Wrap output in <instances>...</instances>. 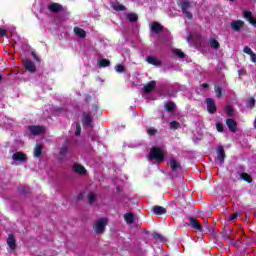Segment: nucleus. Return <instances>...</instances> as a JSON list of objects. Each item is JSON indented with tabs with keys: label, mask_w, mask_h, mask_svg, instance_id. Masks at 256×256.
<instances>
[{
	"label": "nucleus",
	"mask_w": 256,
	"mask_h": 256,
	"mask_svg": "<svg viewBox=\"0 0 256 256\" xmlns=\"http://www.w3.org/2000/svg\"><path fill=\"white\" fill-rule=\"evenodd\" d=\"M149 161H157V163H163L165 161V153L163 152V149L159 147H152L150 149V154L148 156Z\"/></svg>",
	"instance_id": "nucleus-1"
},
{
	"label": "nucleus",
	"mask_w": 256,
	"mask_h": 256,
	"mask_svg": "<svg viewBox=\"0 0 256 256\" xmlns=\"http://www.w3.org/2000/svg\"><path fill=\"white\" fill-rule=\"evenodd\" d=\"M108 224L109 220L107 218H99L96 220L93 225V232L95 235H103Z\"/></svg>",
	"instance_id": "nucleus-2"
},
{
	"label": "nucleus",
	"mask_w": 256,
	"mask_h": 256,
	"mask_svg": "<svg viewBox=\"0 0 256 256\" xmlns=\"http://www.w3.org/2000/svg\"><path fill=\"white\" fill-rule=\"evenodd\" d=\"M178 7L181 9L183 15L188 19H193V13L189 11L191 9V1L189 0H181L178 4Z\"/></svg>",
	"instance_id": "nucleus-3"
},
{
	"label": "nucleus",
	"mask_w": 256,
	"mask_h": 256,
	"mask_svg": "<svg viewBox=\"0 0 256 256\" xmlns=\"http://www.w3.org/2000/svg\"><path fill=\"white\" fill-rule=\"evenodd\" d=\"M206 109L210 115H215V113H217V105H215V100H213V98H206Z\"/></svg>",
	"instance_id": "nucleus-4"
},
{
	"label": "nucleus",
	"mask_w": 256,
	"mask_h": 256,
	"mask_svg": "<svg viewBox=\"0 0 256 256\" xmlns=\"http://www.w3.org/2000/svg\"><path fill=\"white\" fill-rule=\"evenodd\" d=\"M23 65L29 73H35L37 71V66H35V62L31 59H25Z\"/></svg>",
	"instance_id": "nucleus-5"
},
{
	"label": "nucleus",
	"mask_w": 256,
	"mask_h": 256,
	"mask_svg": "<svg viewBox=\"0 0 256 256\" xmlns=\"http://www.w3.org/2000/svg\"><path fill=\"white\" fill-rule=\"evenodd\" d=\"M28 129L32 135H43V133L47 131L45 126H37V125H31L28 127Z\"/></svg>",
	"instance_id": "nucleus-6"
},
{
	"label": "nucleus",
	"mask_w": 256,
	"mask_h": 256,
	"mask_svg": "<svg viewBox=\"0 0 256 256\" xmlns=\"http://www.w3.org/2000/svg\"><path fill=\"white\" fill-rule=\"evenodd\" d=\"M82 124L84 127H93V116L87 112H84L82 116Z\"/></svg>",
	"instance_id": "nucleus-7"
},
{
	"label": "nucleus",
	"mask_w": 256,
	"mask_h": 256,
	"mask_svg": "<svg viewBox=\"0 0 256 256\" xmlns=\"http://www.w3.org/2000/svg\"><path fill=\"white\" fill-rule=\"evenodd\" d=\"M13 161H18L19 163H27V154L23 152H16L12 155Z\"/></svg>",
	"instance_id": "nucleus-8"
},
{
	"label": "nucleus",
	"mask_w": 256,
	"mask_h": 256,
	"mask_svg": "<svg viewBox=\"0 0 256 256\" xmlns=\"http://www.w3.org/2000/svg\"><path fill=\"white\" fill-rule=\"evenodd\" d=\"M245 26V22L242 20H233L230 24L232 31L239 32Z\"/></svg>",
	"instance_id": "nucleus-9"
},
{
	"label": "nucleus",
	"mask_w": 256,
	"mask_h": 256,
	"mask_svg": "<svg viewBox=\"0 0 256 256\" xmlns=\"http://www.w3.org/2000/svg\"><path fill=\"white\" fill-rule=\"evenodd\" d=\"M155 87H157V82L152 80L144 86L143 93H145L146 95H149L153 93V91L155 90Z\"/></svg>",
	"instance_id": "nucleus-10"
},
{
	"label": "nucleus",
	"mask_w": 256,
	"mask_h": 256,
	"mask_svg": "<svg viewBox=\"0 0 256 256\" xmlns=\"http://www.w3.org/2000/svg\"><path fill=\"white\" fill-rule=\"evenodd\" d=\"M189 221H190V225H191L192 229H195L196 231H200V232L203 231V225H201L199 223V220H197V218L190 217Z\"/></svg>",
	"instance_id": "nucleus-11"
},
{
	"label": "nucleus",
	"mask_w": 256,
	"mask_h": 256,
	"mask_svg": "<svg viewBox=\"0 0 256 256\" xmlns=\"http://www.w3.org/2000/svg\"><path fill=\"white\" fill-rule=\"evenodd\" d=\"M226 125H227V127H228V129L231 133H236L237 132V121H235V119L228 118L226 120Z\"/></svg>",
	"instance_id": "nucleus-12"
},
{
	"label": "nucleus",
	"mask_w": 256,
	"mask_h": 256,
	"mask_svg": "<svg viewBox=\"0 0 256 256\" xmlns=\"http://www.w3.org/2000/svg\"><path fill=\"white\" fill-rule=\"evenodd\" d=\"M6 243L8 247L12 249V251H15V249H17V240L15 239V235L9 234Z\"/></svg>",
	"instance_id": "nucleus-13"
},
{
	"label": "nucleus",
	"mask_w": 256,
	"mask_h": 256,
	"mask_svg": "<svg viewBox=\"0 0 256 256\" xmlns=\"http://www.w3.org/2000/svg\"><path fill=\"white\" fill-rule=\"evenodd\" d=\"M146 61L149 65H154V67H161L163 65V62L155 56H148Z\"/></svg>",
	"instance_id": "nucleus-14"
},
{
	"label": "nucleus",
	"mask_w": 256,
	"mask_h": 256,
	"mask_svg": "<svg viewBox=\"0 0 256 256\" xmlns=\"http://www.w3.org/2000/svg\"><path fill=\"white\" fill-rule=\"evenodd\" d=\"M244 19L250 23V25H253V27H256V18H253V12L252 11H244Z\"/></svg>",
	"instance_id": "nucleus-15"
},
{
	"label": "nucleus",
	"mask_w": 256,
	"mask_h": 256,
	"mask_svg": "<svg viewBox=\"0 0 256 256\" xmlns=\"http://www.w3.org/2000/svg\"><path fill=\"white\" fill-rule=\"evenodd\" d=\"M152 213L161 217V215H165L167 213V209H165L163 206L155 205L152 208Z\"/></svg>",
	"instance_id": "nucleus-16"
},
{
	"label": "nucleus",
	"mask_w": 256,
	"mask_h": 256,
	"mask_svg": "<svg viewBox=\"0 0 256 256\" xmlns=\"http://www.w3.org/2000/svg\"><path fill=\"white\" fill-rule=\"evenodd\" d=\"M72 169L75 173H78V175H87V169L81 164H75Z\"/></svg>",
	"instance_id": "nucleus-17"
},
{
	"label": "nucleus",
	"mask_w": 256,
	"mask_h": 256,
	"mask_svg": "<svg viewBox=\"0 0 256 256\" xmlns=\"http://www.w3.org/2000/svg\"><path fill=\"white\" fill-rule=\"evenodd\" d=\"M48 9L51 13H61V11H63V6L59 3H52Z\"/></svg>",
	"instance_id": "nucleus-18"
},
{
	"label": "nucleus",
	"mask_w": 256,
	"mask_h": 256,
	"mask_svg": "<svg viewBox=\"0 0 256 256\" xmlns=\"http://www.w3.org/2000/svg\"><path fill=\"white\" fill-rule=\"evenodd\" d=\"M151 31L152 33H156V35H159V33L163 32V25H161L159 22H153Z\"/></svg>",
	"instance_id": "nucleus-19"
},
{
	"label": "nucleus",
	"mask_w": 256,
	"mask_h": 256,
	"mask_svg": "<svg viewBox=\"0 0 256 256\" xmlns=\"http://www.w3.org/2000/svg\"><path fill=\"white\" fill-rule=\"evenodd\" d=\"M225 148L223 146H219L217 150V158L220 163H225Z\"/></svg>",
	"instance_id": "nucleus-20"
},
{
	"label": "nucleus",
	"mask_w": 256,
	"mask_h": 256,
	"mask_svg": "<svg viewBox=\"0 0 256 256\" xmlns=\"http://www.w3.org/2000/svg\"><path fill=\"white\" fill-rule=\"evenodd\" d=\"M74 33L75 35H77V37H79L80 39H85L87 37V32H85L84 29L80 28V27H74Z\"/></svg>",
	"instance_id": "nucleus-21"
},
{
	"label": "nucleus",
	"mask_w": 256,
	"mask_h": 256,
	"mask_svg": "<svg viewBox=\"0 0 256 256\" xmlns=\"http://www.w3.org/2000/svg\"><path fill=\"white\" fill-rule=\"evenodd\" d=\"M169 165L172 171H179L181 169V163H179L175 158L170 159Z\"/></svg>",
	"instance_id": "nucleus-22"
},
{
	"label": "nucleus",
	"mask_w": 256,
	"mask_h": 256,
	"mask_svg": "<svg viewBox=\"0 0 256 256\" xmlns=\"http://www.w3.org/2000/svg\"><path fill=\"white\" fill-rule=\"evenodd\" d=\"M214 91L216 93L217 99H221L223 97V87L219 83L214 84Z\"/></svg>",
	"instance_id": "nucleus-23"
},
{
	"label": "nucleus",
	"mask_w": 256,
	"mask_h": 256,
	"mask_svg": "<svg viewBox=\"0 0 256 256\" xmlns=\"http://www.w3.org/2000/svg\"><path fill=\"white\" fill-rule=\"evenodd\" d=\"M124 220L128 225H132V223H135V214L131 212L124 214Z\"/></svg>",
	"instance_id": "nucleus-24"
},
{
	"label": "nucleus",
	"mask_w": 256,
	"mask_h": 256,
	"mask_svg": "<svg viewBox=\"0 0 256 256\" xmlns=\"http://www.w3.org/2000/svg\"><path fill=\"white\" fill-rule=\"evenodd\" d=\"M231 233H233V230L228 229L226 230L224 228V230L220 233L222 239H224L225 241H231Z\"/></svg>",
	"instance_id": "nucleus-25"
},
{
	"label": "nucleus",
	"mask_w": 256,
	"mask_h": 256,
	"mask_svg": "<svg viewBox=\"0 0 256 256\" xmlns=\"http://www.w3.org/2000/svg\"><path fill=\"white\" fill-rule=\"evenodd\" d=\"M69 153V143L66 141L60 148L59 155L60 157H65Z\"/></svg>",
	"instance_id": "nucleus-26"
},
{
	"label": "nucleus",
	"mask_w": 256,
	"mask_h": 256,
	"mask_svg": "<svg viewBox=\"0 0 256 256\" xmlns=\"http://www.w3.org/2000/svg\"><path fill=\"white\" fill-rule=\"evenodd\" d=\"M126 19H128L130 23H137V21H139V16L136 13L131 12L126 15Z\"/></svg>",
	"instance_id": "nucleus-27"
},
{
	"label": "nucleus",
	"mask_w": 256,
	"mask_h": 256,
	"mask_svg": "<svg viewBox=\"0 0 256 256\" xmlns=\"http://www.w3.org/2000/svg\"><path fill=\"white\" fill-rule=\"evenodd\" d=\"M43 155V146L41 144H36L34 148V157H41Z\"/></svg>",
	"instance_id": "nucleus-28"
},
{
	"label": "nucleus",
	"mask_w": 256,
	"mask_h": 256,
	"mask_svg": "<svg viewBox=\"0 0 256 256\" xmlns=\"http://www.w3.org/2000/svg\"><path fill=\"white\" fill-rule=\"evenodd\" d=\"M165 109L168 111V113H173V111L177 109V105H175V102H167L165 104Z\"/></svg>",
	"instance_id": "nucleus-29"
},
{
	"label": "nucleus",
	"mask_w": 256,
	"mask_h": 256,
	"mask_svg": "<svg viewBox=\"0 0 256 256\" xmlns=\"http://www.w3.org/2000/svg\"><path fill=\"white\" fill-rule=\"evenodd\" d=\"M240 179L246 181V183H253V178L251 177V175L245 172L240 174Z\"/></svg>",
	"instance_id": "nucleus-30"
},
{
	"label": "nucleus",
	"mask_w": 256,
	"mask_h": 256,
	"mask_svg": "<svg viewBox=\"0 0 256 256\" xmlns=\"http://www.w3.org/2000/svg\"><path fill=\"white\" fill-rule=\"evenodd\" d=\"M209 43H210V47L212 49H219V47H221V44L219 43V41H217L216 39L214 38H211L209 40Z\"/></svg>",
	"instance_id": "nucleus-31"
},
{
	"label": "nucleus",
	"mask_w": 256,
	"mask_h": 256,
	"mask_svg": "<svg viewBox=\"0 0 256 256\" xmlns=\"http://www.w3.org/2000/svg\"><path fill=\"white\" fill-rule=\"evenodd\" d=\"M153 235V238L156 240V241H160L161 243H165V241H167V238H165L163 235H161L160 233H154L152 234Z\"/></svg>",
	"instance_id": "nucleus-32"
},
{
	"label": "nucleus",
	"mask_w": 256,
	"mask_h": 256,
	"mask_svg": "<svg viewBox=\"0 0 256 256\" xmlns=\"http://www.w3.org/2000/svg\"><path fill=\"white\" fill-rule=\"evenodd\" d=\"M111 65V61L107 59H100L99 60V67H109Z\"/></svg>",
	"instance_id": "nucleus-33"
},
{
	"label": "nucleus",
	"mask_w": 256,
	"mask_h": 256,
	"mask_svg": "<svg viewBox=\"0 0 256 256\" xmlns=\"http://www.w3.org/2000/svg\"><path fill=\"white\" fill-rule=\"evenodd\" d=\"M179 127H181V123H179L178 121L173 120L172 122H170V129H173L175 131L179 129Z\"/></svg>",
	"instance_id": "nucleus-34"
},
{
	"label": "nucleus",
	"mask_w": 256,
	"mask_h": 256,
	"mask_svg": "<svg viewBox=\"0 0 256 256\" xmlns=\"http://www.w3.org/2000/svg\"><path fill=\"white\" fill-rule=\"evenodd\" d=\"M114 11H127V7L122 4H115L113 6Z\"/></svg>",
	"instance_id": "nucleus-35"
},
{
	"label": "nucleus",
	"mask_w": 256,
	"mask_h": 256,
	"mask_svg": "<svg viewBox=\"0 0 256 256\" xmlns=\"http://www.w3.org/2000/svg\"><path fill=\"white\" fill-rule=\"evenodd\" d=\"M115 71H117V73H125L127 71V68H125V66L118 64L115 66Z\"/></svg>",
	"instance_id": "nucleus-36"
},
{
	"label": "nucleus",
	"mask_w": 256,
	"mask_h": 256,
	"mask_svg": "<svg viewBox=\"0 0 256 256\" xmlns=\"http://www.w3.org/2000/svg\"><path fill=\"white\" fill-rule=\"evenodd\" d=\"M246 107H248V109H253V107H255V98H249L246 102Z\"/></svg>",
	"instance_id": "nucleus-37"
},
{
	"label": "nucleus",
	"mask_w": 256,
	"mask_h": 256,
	"mask_svg": "<svg viewBox=\"0 0 256 256\" xmlns=\"http://www.w3.org/2000/svg\"><path fill=\"white\" fill-rule=\"evenodd\" d=\"M174 55H176V57H179V59H185V53H183V51H181L180 49H175Z\"/></svg>",
	"instance_id": "nucleus-38"
},
{
	"label": "nucleus",
	"mask_w": 256,
	"mask_h": 256,
	"mask_svg": "<svg viewBox=\"0 0 256 256\" xmlns=\"http://www.w3.org/2000/svg\"><path fill=\"white\" fill-rule=\"evenodd\" d=\"M96 201V197L93 193H89L88 194V203L90 205H93V203Z\"/></svg>",
	"instance_id": "nucleus-39"
},
{
	"label": "nucleus",
	"mask_w": 256,
	"mask_h": 256,
	"mask_svg": "<svg viewBox=\"0 0 256 256\" xmlns=\"http://www.w3.org/2000/svg\"><path fill=\"white\" fill-rule=\"evenodd\" d=\"M216 129H217L218 133H223V131H224L223 123L222 122H217L216 123Z\"/></svg>",
	"instance_id": "nucleus-40"
},
{
	"label": "nucleus",
	"mask_w": 256,
	"mask_h": 256,
	"mask_svg": "<svg viewBox=\"0 0 256 256\" xmlns=\"http://www.w3.org/2000/svg\"><path fill=\"white\" fill-rule=\"evenodd\" d=\"M31 55H32L34 61H36V63H41V58L37 55V52L32 51Z\"/></svg>",
	"instance_id": "nucleus-41"
},
{
	"label": "nucleus",
	"mask_w": 256,
	"mask_h": 256,
	"mask_svg": "<svg viewBox=\"0 0 256 256\" xmlns=\"http://www.w3.org/2000/svg\"><path fill=\"white\" fill-rule=\"evenodd\" d=\"M226 113L227 115H229L231 117V115H233V113H235V109L233 108V106H227L226 107Z\"/></svg>",
	"instance_id": "nucleus-42"
},
{
	"label": "nucleus",
	"mask_w": 256,
	"mask_h": 256,
	"mask_svg": "<svg viewBox=\"0 0 256 256\" xmlns=\"http://www.w3.org/2000/svg\"><path fill=\"white\" fill-rule=\"evenodd\" d=\"M20 192L23 194V195H27L29 193H31V188L27 187V186H24L21 188Z\"/></svg>",
	"instance_id": "nucleus-43"
},
{
	"label": "nucleus",
	"mask_w": 256,
	"mask_h": 256,
	"mask_svg": "<svg viewBox=\"0 0 256 256\" xmlns=\"http://www.w3.org/2000/svg\"><path fill=\"white\" fill-rule=\"evenodd\" d=\"M75 135L76 137H79V135H81V124L79 122L76 123Z\"/></svg>",
	"instance_id": "nucleus-44"
},
{
	"label": "nucleus",
	"mask_w": 256,
	"mask_h": 256,
	"mask_svg": "<svg viewBox=\"0 0 256 256\" xmlns=\"http://www.w3.org/2000/svg\"><path fill=\"white\" fill-rule=\"evenodd\" d=\"M243 51L246 55H253V50L249 46L244 47Z\"/></svg>",
	"instance_id": "nucleus-45"
},
{
	"label": "nucleus",
	"mask_w": 256,
	"mask_h": 256,
	"mask_svg": "<svg viewBox=\"0 0 256 256\" xmlns=\"http://www.w3.org/2000/svg\"><path fill=\"white\" fill-rule=\"evenodd\" d=\"M147 133H148V135H150V136L157 135V129L149 128V129L147 130Z\"/></svg>",
	"instance_id": "nucleus-46"
},
{
	"label": "nucleus",
	"mask_w": 256,
	"mask_h": 256,
	"mask_svg": "<svg viewBox=\"0 0 256 256\" xmlns=\"http://www.w3.org/2000/svg\"><path fill=\"white\" fill-rule=\"evenodd\" d=\"M237 217H239V213H234L230 215V222L235 221V219H237Z\"/></svg>",
	"instance_id": "nucleus-47"
},
{
	"label": "nucleus",
	"mask_w": 256,
	"mask_h": 256,
	"mask_svg": "<svg viewBox=\"0 0 256 256\" xmlns=\"http://www.w3.org/2000/svg\"><path fill=\"white\" fill-rule=\"evenodd\" d=\"M0 37H7V31L0 28Z\"/></svg>",
	"instance_id": "nucleus-48"
},
{
	"label": "nucleus",
	"mask_w": 256,
	"mask_h": 256,
	"mask_svg": "<svg viewBox=\"0 0 256 256\" xmlns=\"http://www.w3.org/2000/svg\"><path fill=\"white\" fill-rule=\"evenodd\" d=\"M250 57H251L252 63H256V54H255V52H253V53L250 55Z\"/></svg>",
	"instance_id": "nucleus-49"
},
{
	"label": "nucleus",
	"mask_w": 256,
	"mask_h": 256,
	"mask_svg": "<svg viewBox=\"0 0 256 256\" xmlns=\"http://www.w3.org/2000/svg\"><path fill=\"white\" fill-rule=\"evenodd\" d=\"M91 99H92L91 95H88L85 97L84 101L85 103H91Z\"/></svg>",
	"instance_id": "nucleus-50"
},
{
	"label": "nucleus",
	"mask_w": 256,
	"mask_h": 256,
	"mask_svg": "<svg viewBox=\"0 0 256 256\" xmlns=\"http://www.w3.org/2000/svg\"><path fill=\"white\" fill-rule=\"evenodd\" d=\"M92 109L93 111H97L99 109V106H97V104H93Z\"/></svg>",
	"instance_id": "nucleus-51"
},
{
	"label": "nucleus",
	"mask_w": 256,
	"mask_h": 256,
	"mask_svg": "<svg viewBox=\"0 0 256 256\" xmlns=\"http://www.w3.org/2000/svg\"><path fill=\"white\" fill-rule=\"evenodd\" d=\"M61 111H63V108H56V109H55V112H56V113H61Z\"/></svg>",
	"instance_id": "nucleus-52"
},
{
	"label": "nucleus",
	"mask_w": 256,
	"mask_h": 256,
	"mask_svg": "<svg viewBox=\"0 0 256 256\" xmlns=\"http://www.w3.org/2000/svg\"><path fill=\"white\" fill-rule=\"evenodd\" d=\"M202 87H203L204 89H207V88L209 87V84L203 83V84H202Z\"/></svg>",
	"instance_id": "nucleus-53"
},
{
	"label": "nucleus",
	"mask_w": 256,
	"mask_h": 256,
	"mask_svg": "<svg viewBox=\"0 0 256 256\" xmlns=\"http://www.w3.org/2000/svg\"><path fill=\"white\" fill-rule=\"evenodd\" d=\"M81 199H83V194L78 195V200L81 201Z\"/></svg>",
	"instance_id": "nucleus-54"
},
{
	"label": "nucleus",
	"mask_w": 256,
	"mask_h": 256,
	"mask_svg": "<svg viewBox=\"0 0 256 256\" xmlns=\"http://www.w3.org/2000/svg\"><path fill=\"white\" fill-rule=\"evenodd\" d=\"M230 237H231V239H234V240L237 239V237L231 233H230Z\"/></svg>",
	"instance_id": "nucleus-55"
},
{
	"label": "nucleus",
	"mask_w": 256,
	"mask_h": 256,
	"mask_svg": "<svg viewBox=\"0 0 256 256\" xmlns=\"http://www.w3.org/2000/svg\"><path fill=\"white\" fill-rule=\"evenodd\" d=\"M1 81H3V76H2V75H0V82H1Z\"/></svg>",
	"instance_id": "nucleus-56"
},
{
	"label": "nucleus",
	"mask_w": 256,
	"mask_h": 256,
	"mask_svg": "<svg viewBox=\"0 0 256 256\" xmlns=\"http://www.w3.org/2000/svg\"><path fill=\"white\" fill-rule=\"evenodd\" d=\"M117 191H119V187H117Z\"/></svg>",
	"instance_id": "nucleus-57"
},
{
	"label": "nucleus",
	"mask_w": 256,
	"mask_h": 256,
	"mask_svg": "<svg viewBox=\"0 0 256 256\" xmlns=\"http://www.w3.org/2000/svg\"><path fill=\"white\" fill-rule=\"evenodd\" d=\"M230 1H235V0H230Z\"/></svg>",
	"instance_id": "nucleus-58"
}]
</instances>
